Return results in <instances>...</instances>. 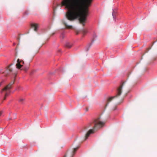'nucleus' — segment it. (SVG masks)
I'll return each mask as SVG.
<instances>
[{"label": "nucleus", "mask_w": 157, "mask_h": 157, "mask_svg": "<svg viewBox=\"0 0 157 157\" xmlns=\"http://www.w3.org/2000/svg\"><path fill=\"white\" fill-rule=\"evenodd\" d=\"M115 96H113L110 97H109L107 99V101L108 102H109L111 101L114 98H115Z\"/></svg>", "instance_id": "nucleus-11"}, {"label": "nucleus", "mask_w": 157, "mask_h": 157, "mask_svg": "<svg viewBox=\"0 0 157 157\" xmlns=\"http://www.w3.org/2000/svg\"><path fill=\"white\" fill-rule=\"evenodd\" d=\"M14 83V82H11L9 84L2 89L0 91V98L3 96V93L5 92L6 93L4 97V99L5 100L7 96L10 93V90L11 88V86Z\"/></svg>", "instance_id": "nucleus-3"}, {"label": "nucleus", "mask_w": 157, "mask_h": 157, "mask_svg": "<svg viewBox=\"0 0 157 157\" xmlns=\"http://www.w3.org/2000/svg\"><path fill=\"white\" fill-rule=\"evenodd\" d=\"M88 111V108H86V111Z\"/></svg>", "instance_id": "nucleus-19"}, {"label": "nucleus", "mask_w": 157, "mask_h": 157, "mask_svg": "<svg viewBox=\"0 0 157 157\" xmlns=\"http://www.w3.org/2000/svg\"><path fill=\"white\" fill-rule=\"evenodd\" d=\"M105 123L104 122L101 121L100 117L92 120L86 127V129H88L90 128H92V129H90L86 133L85 136V140H86L89 137L90 135L94 133L98 129L103 127Z\"/></svg>", "instance_id": "nucleus-2"}, {"label": "nucleus", "mask_w": 157, "mask_h": 157, "mask_svg": "<svg viewBox=\"0 0 157 157\" xmlns=\"http://www.w3.org/2000/svg\"><path fill=\"white\" fill-rule=\"evenodd\" d=\"M31 27L33 28L34 31L37 32L39 28V25L38 24L33 23L31 24Z\"/></svg>", "instance_id": "nucleus-6"}, {"label": "nucleus", "mask_w": 157, "mask_h": 157, "mask_svg": "<svg viewBox=\"0 0 157 157\" xmlns=\"http://www.w3.org/2000/svg\"><path fill=\"white\" fill-rule=\"evenodd\" d=\"M116 109H117L116 107V106H115V107H114V108L113 109V110H116Z\"/></svg>", "instance_id": "nucleus-18"}, {"label": "nucleus", "mask_w": 157, "mask_h": 157, "mask_svg": "<svg viewBox=\"0 0 157 157\" xmlns=\"http://www.w3.org/2000/svg\"><path fill=\"white\" fill-rule=\"evenodd\" d=\"M29 13L28 11H25L24 13V15H28L29 14Z\"/></svg>", "instance_id": "nucleus-16"}, {"label": "nucleus", "mask_w": 157, "mask_h": 157, "mask_svg": "<svg viewBox=\"0 0 157 157\" xmlns=\"http://www.w3.org/2000/svg\"><path fill=\"white\" fill-rule=\"evenodd\" d=\"M59 52H61V50H59Z\"/></svg>", "instance_id": "nucleus-21"}, {"label": "nucleus", "mask_w": 157, "mask_h": 157, "mask_svg": "<svg viewBox=\"0 0 157 157\" xmlns=\"http://www.w3.org/2000/svg\"><path fill=\"white\" fill-rule=\"evenodd\" d=\"M97 36L95 33H94L93 36V39L91 40V42L89 43L85 48V50L87 52L89 50L90 47L92 45L94 41V39L96 38Z\"/></svg>", "instance_id": "nucleus-4"}, {"label": "nucleus", "mask_w": 157, "mask_h": 157, "mask_svg": "<svg viewBox=\"0 0 157 157\" xmlns=\"http://www.w3.org/2000/svg\"><path fill=\"white\" fill-rule=\"evenodd\" d=\"M22 62V63L24 64V62L22 60H20L19 59H18L17 60V63L16 64V66L17 67L18 69H20L22 67V65L20 64V63Z\"/></svg>", "instance_id": "nucleus-5"}, {"label": "nucleus", "mask_w": 157, "mask_h": 157, "mask_svg": "<svg viewBox=\"0 0 157 157\" xmlns=\"http://www.w3.org/2000/svg\"><path fill=\"white\" fill-rule=\"evenodd\" d=\"M2 113V112L0 111V116H1Z\"/></svg>", "instance_id": "nucleus-17"}, {"label": "nucleus", "mask_w": 157, "mask_h": 157, "mask_svg": "<svg viewBox=\"0 0 157 157\" xmlns=\"http://www.w3.org/2000/svg\"><path fill=\"white\" fill-rule=\"evenodd\" d=\"M78 148V147L74 148L73 151L71 152V157H73L74 156Z\"/></svg>", "instance_id": "nucleus-9"}, {"label": "nucleus", "mask_w": 157, "mask_h": 157, "mask_svg": "<svg viewBox=\"0 0 157 157\" xmlns=\"http://www.w3.org/2000/svg\"><path fill=\"white\" fill-rule=\"evenodd\" d=\"M65 46L68 48H70L72 46V45L69 42H67L65 44Z\"/></svg>", "instance_id": "nucleus-10"}, {"label": "nucleus", "mask_w": 157, "mask_h": 157, "mask_svg": "<svg viewBox=\"0 0 157 157\" xmlns=\"http://www.w3.org/2000/svg\"><path fill=\"white\" fill-rule=\"evenodd\" d=\"M92 0H63L61 4H56L53 7L54 13L58 6L60 9L64 6L68 11L66 14L65 20L63 23L67 29H72V25L68 24L67 21H73L78 18L79 22L84 26L89 14V7Z\"/></svg>", "instance_id": "nucleus-1"}, {"label": "nucleus", "mask_w": 157, "mask_h": 157, "mask_svg": "<svg viewBox=\"0 0 157 157\" xmlns=\"http://www.w3.org/2000/svg\"><path fill=\"white\" fill-rule=\"evenodd\" d=\"M24 99L23 98H20L19 100V102L21 104L23 103L24 102Z\"/></svg>", "instance_id": "nucleus-13"}, {"label": "nucleus", "mask_w": 157, "mask_h": 157, "mask_svg": "<svg viewBox=\"0 0 157 157\" xmlns=\"http://www.w3.org/2000/svg\"><path fill=\"white\" fill-rule=\"evenodd\" d=\"M117 14V10L116 9H113L112 15L114 20L116 19V17Z\"/></svg>", "instance_id": "nucleus-7"}, {"label": "nucleus", "mask_w": 157, "mask_h": 157, "mask_svg": "<svg viewBox=\"0 0 157 157\" xmlns=\"http://www.w3.org/2000/svg\"><path fill=\"white\" fill-rule=\"evenodd\" d=\"M60 37L62 39H63L64 37V34L63 33H62L60 36Z\"/></svg>", "instance_id": "nucleus-14"}, {"label": "nucleus", "mask_w": 157, "mask_h": 157, "mask_svg": "<svg viewBox=\"0 0 157 157\" xmlns=\"http://www.w3.org/2000/svg\"><path fill=\"white\" fill-rule=\"evenodd\" d=\"M122 88V86H120L117 89V94L116 96H119L120 95L121 93V90Z\"/></svg>", "instance_id": "nucleus-8"}, {"label": "nucleus", "mask_w": 157, "mask_h": 157, "mask_svg": "<svg viewBox=\"0 0 157 157\" xmlns=\"http://www.w3.org/2000/svg\"><path fill=\"white\" fill-rule=\"evenodd\" d=\"M4 81L3 80L2 81H1V82H0V87H1L2 86L4 83Z\"/></svg>", "instance_id": "nucleus-15"}, {"label": "nucleus", "mask_w": 157, "mask_h": 157, "mask_svg": "<svg viewBox=\"0 0 157 157\" xmlns=\"http://www.w3.org/2000/svg\"><path fill=\"white\" fill-rule=\"evenodd\" d=\"M63 157H66V155H64V156H63Z\"/></svg>", "instance_id": "nucleus-20"}, {"label": "nucleus", "mask_w": 157, "mask_h": 157, "mask_svg": "<svg viewBox=\"0 0 157 157\" xmlns=\"http://www.w3.org/2000/svg\"><path fill=\"white\" fill-rule=\"evenodd\" d=\"M88 33V30L87 29H83L82 30V33L85 35Z\"/></svg>", "instance_id": "nucleus-12"}]
</instances>
